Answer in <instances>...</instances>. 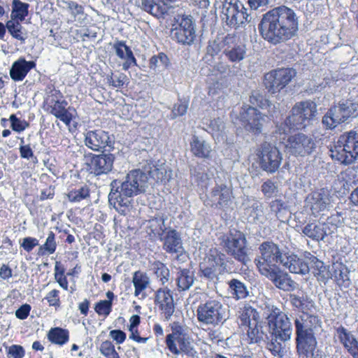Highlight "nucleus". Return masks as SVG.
<instances>
[{"mask_svg": "<svg viewBox=\"0 0 358 358\" xmlns=\"http://www.w3.org/2000/svg\"><path fill=\"white\" fill-rule=\"evenodd\" d=\"M258 30L264 41L277 45L297 35L298 17L292 8L285 6H278L262 15L258 24Z\"/></svg>", "mask_w": 358, "mask_h": 358, "instance_id": "f257e3e1", "label": "nucleus"}, {"mask_svg": "<svg viewBox=\"0 0 358 358\" xmlns=\"http://www.w3.org/2000/svg\"><path fill=\"white\" fill-rule=\"evenodd\" d=\"M296 349L299 358H317L316 331L322 327L317 315L303 313L294 320Z\"/></svg>", "mask_w": 358, "mask_h": 358, "instance_id": "f03ea898", "label": "nucleus"}, {"mask_svg": "<svg viewBox=\"0 0 358 358\" xmlns=\"http://www.w3.org/2000/svg\"><path fill=\"white\" fill-rule=\"evenodd\" d=\"M331 159L340 165L349 166L358 159V133L350 130L341 134L329 149Z\"/></svg>", "mask_w": 358, "mask_h": 358, "instance_id": "7ed1b4c3", "label": "nucleus"}, {"mask_svg": "<svg viewBox=\"0 0 358 358\" xmlns=\"http://www.w3.org/2000/svg\"><path fill=\"white\" fill-rule=\"evenodd\" d=\"M42 108L48 114L53 115L62 122L66 127H70L73 120L69 103L64 99L63 94L56 89L54 84H48L45 88Z\"/></svg>", "mask_w": 358, "mask_h": 358, "instance_id": "20e7f679", "label": "nucleus"}, {"mask_svg": "<svg viewBox=\"0 0 358 358\" xmlns=\"http://www.w3.org/2000/svg\"><path fill=\"white\" fill-rule=\"evenodd\" d=\"M317 114V105L310 100L296 102L284 121L289 131L306 128Z\"/></svg>", "mask_w": 358, "mask_h": 358, "instance_id": "39448f33", "label": "nucleus"}, {"mask_svg": "<svg viewBox=\"0 0 358 358\" xmlns=\"http://www.w3.org/2000/svg\"><path fill=\"white\" fill-rule=\"evenodd\" d=\"M266 320L271 338L282 342L290 339L292 333V324L285 313L272 306L271 308L268 307Z\"/></svg>", "mask_w": 358, "mask_h": 358, "instance_id": "423d86ee", "label": "nucleus"}, {"mask_svg": "<svg viewBox=\"0 0 358 358\" xmlns=\"http://www.w3.org/2000/svg\"><path fill=\"white\" fill-rule=\"evenodd\" d=\"M171 332L166 335L165 343L168 350L174 355L192 352V339L187 329L179 322L169 324Z\"/></svg>", "mask_w": 358, "mask_h": 358, "instance_id": "0eeeda50", "label": "nucleus"}, {"mask_svg": "<svg viewBox=\"0 0 358 358\" xmlns=\"http://www.w3.org/2000/svg\"><path fill=\"white\" fill-rule=\"evenodd\" d=\"M221 245L226 252L243 264L249 261L248 248L245 235L241 231L232 229L221 238Z\"/></svg>", "mask_w": 358, "mask_h": 358, "instance_id": "6e6552de", "label": "nucleus"}, {"mask_svg": "<svg viewBox=\"0 0 358 358\" xmlns=\"http://www.w3.org/2000/svg\"><path fill=\"white\" fill-rule=\"evenodd\" d=\"M196 318L202 324L218 326L227 320L225 308L220 301L210 299L198 306Z\"/></svg>", "mask_w": 358, "mask_h": 358, "instance_id": "1a4fd4ad", "label": "nucleus"}, {"mask_svg": "<svg viewBox=\"0 0 358 358\" xmlns=\"http://www.w3.org/2000/svg\"><path fill=\"white\" fill-rule=\"evenodd\" d=\"M357 114L358 103L347 100L332 106L322 117V122L327 129H333L350 117Z\"/></svg>", "mask_w": 358, "mask_h": 358, "instance_id": "9d476101", "label": "nucleus"}, {"mask_svg": "<svg viewBox=\"0 0 358 358\" xmlns=\"http://www.w3.org/2000/svg\"><path fill=\"white\" fill-rule=\"evenodd\" d=\"M259 168L268 173H275L282 164V155L280 150L268 142L262 143L255 150Z\"/></svg>", "mask_w": 358, "mask_h": 358, "instance_id": "9b49d317", "label": "nucleus"}, {"mask_svg": "<svg viewBox=\"0 0 358 358\" xmlns=\"http://www.w3.org/2000/svg\"><path fill=\"white\" fill-rule=\"evenodd\" d=\"M227 271V258L224 253L216 248L208 250L200 264V271L203 277L213 280Z\"/></svg>", "mask_w": 358, "mask_h": 358, "instance_id": "f8f14e48", "label": "nucleus"}, {"mask_svg": "<svg viewBox=\"0 0 358 358\" xmlns=\"http://www.w3.org/2000/svg\"><path fill=\"white\" fill-rule=\"evenodd\" d=\"M248 9L240 0H224L222 9V18L231 28L237 29L249 20Z\"/></svg>", "mask_w": 358, "mask_h": 358, "instance_id": "ddd939ff", "label": "nucleus"}, {"mask_svg": "<svg viewBox=\"0 0 358 358\" xmlns=\"http://www.w3.org/2000/svg\"><path fill=\"white\" fill-rule=\"evenodd\" d=\"M259 249L261 257L256 265L261 274L266 273L273 268L275 269L278 264H281L284 254L277 244L272 241H265L259 245Z\"/></svg>", "mask_w": 358, "mask_h": 358, "instance_id": "4468645a", "label": "nucleus"}, {"mask_svg": "<svg viewBox=\"0 0 358 358\" xmlns=\"http://www.w3.org/2000/svg\"><path fill=\"white\" fill-rule=\"evenodd\" d=\"M294 76L292 69H273L264 74L263 84L269 93L276 94L285 88Z\"/></svg>", "mask_w": 358, "mask_h": 358, "instance_id": "2eb2a0df", "label": "nucleus"}, {"mask_svg": "<svg viewBox=\"0 0 358 358\" xmlns=\"http://www.w3.org/2000/svg\"><path fill=\"white\" fill-rule=\"evenodd\" d=\"M287 152L296 157H306L316 148L314 139L303 133H297L287 137L285 143Z\"/></svg>", "mask_w": 358, "mask_h": 358, "instance_id": "dca6fc26", "label": "nucleus"}, {"mask_svg": "<svg viewBox=\"0 0 358 358\" xmlns=\"http://www.w3.org/2000/svg\"><path fill=\"white\" fill-rule=\"evenodd\" d=\"M265 115L257 108L243 105L239 112V120L244 129L255 135L262 132Z\"/></svg>", "mask_w": 358, "mask_h": 358, "instance_id": "f3484780", "label": "nucleus"}, {"mask_svg": "<svg viewBox=\"0 0 358 358\" xmlns=\"http://www.w3.org/2000/svg\"><path fill=\"white\" fill-rule=\"evenodd\" d=\"M154 303L164 320L169 321L175 312L173 292L167 286L158 288L154 294Z\"/></svg>", "mask_w": 358, "mask_h": 358, "instance_id": "a211bd4d", "label": "nucleus"}, {"mask_svg": "<svg viewBox=\"0 0 358 358\" xmlns=\"http://www.w3.org/2000/svg\"><path fill=\"white\" fill-rule=\"evenodd\" d=\"M115 156L113 154H93L88 155V169L96 176L108 174L113 168Z\"/></svg>", "mask_w": 358, "mask_h": 358, "instance_id": "6ab92c4d", "label": "nucleus"}, {"mask_svg": "<svg viewBox=\"0 0 358 358\" xmlns=\"http://www.w3.org/2000/svg\"><path fill=\"white\" fill-rule=\"evenodd\" d=\"M144 173L139 169H134L127 173L125 180L120 181V189L126 197H132L141 193Z\"/></svg>", "mask_w": 358, "mask_h": 358, "instance_id": "aec40b11", "label": "nucleus"}, {"mask_svg": "<svg viewBox=\"0 0 358 358\" xmlns=\"http://www.w3.org/2000/svg\"><path fill=\"white\" fill-rule=\"evenodd\" d=\"M173 38L182 44H190L195 37V31L192 20L182 17L180 22L171 31Z\"/></svg>", "mask_w": 358, "mask_h": 358, "instance_id": "412c9836", "label": "nucleus"}, {"mask_svg": "<svg viewBox=\"0 0 358 358\" xmlns=\"http://www.w3.org/2000/svg\"><path fill=\"white\" fill-rule=\"evenodd\" d=\"M120 180H113L110 182V192L108 194L110 205L121 215H125L128 210L130 201L121 191H120Z\"/></svg>", "mask_w": 358, "mask_h": 358, "instance_id": "4be33fe9", "label": "nucleus"}, {"mask_svg": "<svg viewBox=\"0 0 358 358\" xmlns=\"http://www.w3.org/2000/svg\"><path fill=\"white\" fill-rule=\"evenodd\" d=\"M339 343L352 358H358V340L352 333L343 326L335 327Z\"/></svg>", "mask_w": 358, "mask_h": 358, "instance_id": "5701e85b", "label": "nucleus"}, {"mask_svg": "<svg viewBox=\"0 0 358 358\" xmlns=\"http://www.w3.org/2000/svg\"><path fill=\"white\" fill-rule=\"evenodd\" d=\"M86 146L94 150L99 151L111 145V140L108 132L101 129L89 131L85 138Z\"/></svg>", "mask_w": 358, "mask_h": 358, "instance_id": "b1692460", "label": "nucleus"}, {"mask_svg": "<svg viewBox=\"0 0 358 358\" xmlns=\"http://www.w3.org/2000/svg\"><path fill=\"white\" fill-rule=\"evenodd\" d=\"M281 264L292 273L305 275L310 271L309 264L291 252L284 253Z\"/></svg>", "mask_w": 358, "mask_h": 358, "instance_id": "393cba45", "label": "nucleus"}, {"mask_svg": "<svg viewBox=\"0 0 358 358\" xmlns=\"http://www.w3.org/2000/svg\"><path fill=\"white\" fill-rule=\"evenodd\" d=\"M36 66L34 61H27L24 57H20L13 63L10 69V77L15 82L22 81L28 73Z\"/></svg>", "mask_w": 358, "mask_h": 358, "instance_id": "a878e982", "label": "nucleus"}, {"mask_svg": "<svg viewBox=\"0 0 358 358\" xmlns=\"http://www.w3.org/2000/svg\"><path fill=\"white\" fill-rule=\"evenodd\" d=\"M164 243L163 249L169 254H178L177 259L178 260L180 257L183 255L182 252L183 250L182 243L178 232L175 229L169 230L165 236L163 237Z\"/></svg>", "mask_w": 358, "mask_h": 358, "instance_id": "bb28decb", "label": "nucleus"}, {"mask_svg": "<svg viewBox=\"0 0 358 358\" xmlns=\"http://www.w3.org/2000/svg\"><path fill=\"white\" fill-rule=\"evenodd\" d=\"M164 219L162 216H155L144 222V228L150 240L163 239L166 230Z\"/></svg>", "mask_w": 358, "mask_h": 358, "instance_id": "cd10ccee", "label": "nucleus"}, {"mask_svg": "<svg viewBox=\"0 0 358 358\" xmlns=\"http://www.w3.org/2000/svg\"><path fill=\"white\" fill-rule=\"evenodd\" d=\"M113 49L116 55L124 61L122 69L124 71L129 70L131 66H136L137 62L132 50L124 41H117L113 45Z\"/></svg>", "mask_w": 358, "mask_h": 358, "instance_id": "c85d7f7f", "label": "nucleus"}, {"mask_svg": "<svg viewBox=\"0 0 358 358\" xmlns=\"http://www.w3.org/2000/svg\"><path fill=\"white\" fill-rule=\"evenodd\" d=\"M269 278L273 284L279 289L289 291L294 289V281L289 278L287 273L280 271L278 267L270 270L266 273H262Z\"/></svg>", "mask_w": 358, "mask_h": 358, "instance_id": "c756f323", "label": "nucleus"}, {"mask_svg": "<svg viewBox=\"0 0 358 358\" xmlns=\"http://www.w3.org/2000/svg\"><path fill=\"white\" fill-rule=\"evenodd\" d=\"M80 271V266L76 264L74 268L66 273V268L60 261H56L54 267V279L64 290L69 289L67 276L75 275Z\"/></svg>", "mask_w": 358, "mask_h": 358, "instance_id": "7c9ffc66", "label": "nucleus"}, {"mask_svg": "<svg viewBox=\"0 0 358 358\" xmlns=\"http://www.w3.org/2000/svg\"><path fill=\"white\" fill-rule=\"evenodd\" d=\"M176 0H141V8L157 17H163L168 10V5Z\"/></svg>", "mask_w": 358, "mask_h": 358, "instance_id": "2f4dec72", "label": "nucleus"}, {"mask_svg": "<svg viewBox=\"0 0 358 358\" xmlns=\"http://www.w3.org/2000/svg\"><path fill=\"white\" fill-rule=\"evenodd\" d=\"M194 281V273L187 268H177L175 282L178 292L187 291L192 286Z\"/></svg>", "mask_w": 358, "mask_h": 358, "instance_id": "473e14b6", "label": "nucleus"}, {"mask_svg": "<svg viewBox=\"0 0 358 358\" xmlns=\"http://www.w3.org/2000/svg\"><path fill=\"white\" fill-rule=\"evenodd\" d=\"M134 287V296L145 298L146 296L145 290L150 285V278L148 275L143 271L140 270L133 273L132 280Z\"/></svg>", "mask_w": 358, "mask_h": 358, "instance_id": "72a5a7b5", "label": "nucleus"}, {"mask_svg": "<svg viewBox=\"0 0 358 358\" xmlns=\"http://www.w3.org/2000/svg\"><path fill=\"white\" fill-rule=\"evenodd\" d=\"M47 338L52 344L63 346L69 341L70 333L67 329L52 327L48 331Z\"/></svg>", "mask_w": 358, "mask_h": 358, "instance_id": "f704fd0d", "label": "nucleus"}, {"mask_svg": "<svg viewBox=\"0 0 358 358\" xmlns=\"http://www.w3.org/2000/svg\"><path fill=\"white\" fill-rule=\"evenodd\" d=\"M190 150L196 157L208 159L210 157L211 149L205 141L201 140L196 136H193L189 143Z\"/></svg>", "mask_w": 358, "mask_h": 358, "instance_id": "c9c22d12", "label": "nucleus"}, {"mask_svg": "<svg viewBox=\"0 0 358 358\" xmlns=\"http://www.w3.org/2000/svg\"><path fill=\"white\" fill-rule=\"evenodd\" d=\"M150 178L157 183L166 184L171 178V170L168 169L164 165H152L148 172Z\"/></svg>", "mask_w": 358, "mask_h": 358, "instance_id": "e433bc0d", "label": "nucleus"}, {"mask_svg": "<svg viewBox=\"0 0 358 358\" xmlns=\"http://www.w3.org/2000/svg\"><path fill=\"white\" fill-rule=\"evenodd\" d=\"M211 195L213 197H218L217 206L220 207L226 206L231 200L232 189L226 185H217L212 189Z\"/></svg>", "mask_w": 358, "mask_h": 358, "instance_id": "4c0bfd02", "label": "nucleus"}, {"mask_svg": "<svg viewBox=\"0 0 358 358\" xmlns=\"http://www.w3.org/2000/svg\"><path fill=\"white\" fill-rule=\"evenodd\" d=\"M259 317L257 310L250 306L245 305L239 310L238 317V325L240 327H249L251 324V319L257 320Z\"/></svg>", "mask_w": 358, "mask_h": 358, "instance_id": "58836bf2", "label": "nucleus"}, {"mask_svg": "<svg viewBox=\"0 0 358 358\" xmlns=\"http://www.w3.org/2000/svg\"><path fill=\"white\" fill-rule=\"evenodd\" d=\"M6 28L13 38L19 41L21 44L25 43L27 38V34L19 20H8L6 22Z\"/></svg>", "mask_w": 358, "mask_h": 358, "instance_id": "ea45409f", "label": "nucleus"}, {"mask_svg": "<svg viewBox=\"0 0 358 358\" xmlns=\"http://www.w3.org/2000/svg\"><path fill=\"white\" fill-rule=\"evenodd\" d=\"M152 269L160 284L165 286L170 280V270L167 266L160 261H155L152 264Z\"/></svg>", "mask_w": 358, "mask_h": 358, "instance_id": "a19ab883", "label": "nucleus"}, {"mask_svg": "<svg viewBox=\"0 0 358 358\" xmlns=\"http://www.w3.org/2000/svg\"><path fill=\"white\" fill-rule=\"evenodd\" d=\"M171 65V62L166 54L159 52L157 55L152 56L149 60V67L153 70H165Z\"/></svg>", "mask_w": 358, "mask_h": 358, "instance_id": "79ce46f5", "label": "nucleus"}, {"mask_svg": "<svg viewBox=\"0 0 358 358\" xmlns=\"http://www.w3.org/2000/svg\"><path fill=\"white\" fill-rule=\"evenodd\" d=\"M29 4L22 2L20 0H13L12 19L22 22L29 14Z\"/></svg>", "mask_w": 358, "mask_h": 358, "instance_id": "37998d69", "label": "nucleus"}, {"mask_svg": "<svg viewBox=\"0 0 358 358\" xmlns=\"http://www.w3.org/2000/svg\"><path fill=\"white\" fill-rule=\"evenodd\" d=\"M90 196V189L86 184L69 191L67 198L72 203L80 202Z\"/></svg>", "mask_w": 358, "mask_h": 358, "instance_id": "c03bdc74", "label": "nucleus"}, {"mask_svg": "<svg viewBox=\"0 0 358 358\" xmlns=\"http://www.w3.org/2000/svg\"><path fill=\"white\" fill-rule=\"evenodd\" d=\"M303 233L308 237L317 241H322L324 238L327 233L320 224L309 223L303 229Z\"/></svg>", "mask_w": 358, "mask_h": 358, "instance_id": "a18cd8bd", "label": "nucleus"}, {"mask_svg": "<svg viewBox=\"0 0 358 358\" xmlns=\"http://www.w3.org/2000/svg\"><path fill=\"white\" fill-rule=\"evenodd\" d=\"M55 234L50 231L48 233L45 242L38 248V254L40 256L50 255L55 252L57 250Z\"/></svg>", "mask_w": 358, "mask_h": 358, "instance_id": "49530a36", "label": "nucleus"}, {"mask_svg": "<svg viewBox=\"0 0 358 358\" xmlns=\"http://www.w3.org/2000/svg\"><path fill=\"white\" fill-rule=\"evenodd\" d=\"M246 50L245 45H236L231 48L229 47L224 50V54L231 62L242 60L245 55Z\"/></svg>", "mask_w": 358, "mask_h": 358, "instance_id": "de8ad7c7", "label": "nucleus"}, {"mask_svg": "<svg viewBox=\"0 0 358 358\" xmlns=\"http://www.w3.org/2000/svg\"><path fill=\"white\" fill-rule=\"evenodd\" d=\"M228 284L231 294L236 299H245L248 296L247 288L240 280L234 278Z\"/></svg>", "mask_w": 358, "mask_h": 358, "instance_id": "09e8293b", "label": "nucleus"}, {"mask_svg": "<svg viewBox=\"0 0 358 358\" xmlns=\"http://www.w3.org/2000/svg\"><path fill=\"white\" fill-rule=\"evenodd\" d=\"M100 353L106 358H120L112 341L106 340L100 344Z\"/></svg>", "mask_w": 358, "mask_h": 358, "instance_id": "8fccbe9b", "label": "nucleus"}, {"mask_svg": "<svg viewBox=\"0 0 358 358\" xmlns=\"http://www.w3.org/2000/svg\"><path fill=\"white\" fill-rule=\"evenodd\" d=\"M107 83L110 86L115 88H122L127 80V76L123 73L115 74L110 72L106 76Z\"/></svg>", "mask_w": 358, "mask_h": 358, "instance_id": "3c124183", "label": "nucleus"}, {"mask_svg": "<svg viewBox=\"0 0 358 358\" xmlns=\"http://www.w3.org/2000/svg\"><path fill=\"white\" fill-rule=\"evenodd\" d=\"M334 275L336 283L339 286L347 287L350 283V278L348 277V268L343 264L340 265V267L336 268L334 271Z\"/></svg>", "mask_w": 358, "mask_h": 358, "instance_id": "603ef678", "label": "nucleus"}, {"mask_svg": "<svg viewBox=\"0 0 358 358\" xmlns=\"http://www.w3.org/2000/svg\"><path fill=\"white\" fill-rule=\"evenodd\" d=\"M311 210L319 213L324 210L327 207V199L324 194L315 192L312 196Z\"/></svg>", "mask_w": 358, "mask_h": 358, "instance_id": "864d4df0", "label": "nucleus"}, {"mask_svg": "<svg viewBox=\"0 0 358 358\" xmlns=\"http://www.w3.org/2000/svg\"><path fill=\"white\" fill-rule=\"evenodd\" d=\"M9 121L13 131L17 133H21L29 127V122L25 120H20L15 114L10 115Z\"/></svg>", "mask_w": 358, "mask_h": 358, "instance_id": "5fc2aeb1", "label": "nucleus"}, {"mask_svg": "<svg viewBox=\"0 0 358 358\" xmlns=\"http://www.w3.org/2000/svg\"><path fill=\"white\" fill-rule=\"evenodd\" d=\"M247 331V339L249 343H257L262 339V331H260L257 321L255 322L253 325L250 324L249 327H246Z\"/></svg>", "mask_w": 358, "mask_h": 358, "instance_id": "6e6d98bb", "label": "nucleus"}, {"mask_svg": "<svg viewBox=\"0 0 358 358\" xmlns=\"http://www.w3.org/2000/svg\"><path fill=\"white\" fill-rule=\"evenodd\" d=\"M309 261L310 264V266H309L310 270H312L313 275L316 277L322 276L326 269L323 262L313 255L310 257Z\"/></svg>", "mask_w": 358, "mask_h": 358, "instance_id": "4d7b16f0", "label": "nucleus"}, {"mask_svg": "<svg viewBox=\"0 0 358 358\" xmlns=\"http://www.w3.org/2000/svg\"><path fill=\"white\" fill-rule=\"evenodd\" d=\"M60 292L59 289H53L47 293L44 300H46L50 307H54L56 310L61 306Z\"/></svg>", "mask_w": 358, "mask_h": 358, "instance_id": "13d9d810", "label": "nucleus"}, {"mask_svg": "<svg viewBox=\"0 0 358 358\" xmlns=\"http://www.w3.org/2000/svg\"><path fill=\"white\" fill-rule=\"evenodd\" d=\"M251 208L250 216L253 217L254 222L263 224L266 220V218L264 215L262 205L256 201L251 206Z\"/></svg>", "mask_w": 358, "mask_h": 358, "instance_id": "bf43d9fd", "label": "nucleus"}, {"mask_svg": "<svg viewBox=\"0 0 358 358\" xmlns=\"http://www.w3.org/2000/svg\"><path fill=\"white\" fill-rule=\"evenodd\" d=\"M113 310V306L110 304L109 301H104L103 300H100L96 302L94 306L95 312L100 316H103L104 317H107Z\"/></svg>", "mask_w": 358, "mask_h": 358, "instance_id": "052dcab7", "label": "nucleus"}, {"mask_svg": "<svg viewBox=\"0 0 358 358\" xmlns=\"http://www.w3.org/2000/svg\"><path fill=\"white\" fill-rule=\"evenodd\" d=\"M261 190L266 198L273 197L278 192V187L274 182L268 179L261 186Z\"/></svg>", "mask_w": 358, "mask_h": 358, "instance_id": "680f3d73", "label": "nucleus"}, {"mask_svg": "<svg viewBox=\"0 0 358 358\" xmlns=\"http://www.w3.org/2000/svg\"><path fill=\"white\" fill-rule=\"evenodd\" d=\"M25 355V350L20 345H12L7 350L8 358H23Z\"/></svg>", "mask_w": 358, "mask_h": 358, "instance_id": "e2e57ef3", "label": "nucleus"}, {"mask_svg": "<svg viewBox=\"0 0 358 358\" xmlns=\"http://www.w3.org/2000/svg\"><path fill=\"white\" fill-rule=\"evenodd\" d=\"M279 339H274L272 338L270 343L267 345L268 350L271 352L273 356H282V346Z\"/></svg>", "mask_w": 358, "mask_h": 358, "instance_id": "0e129e2a", "label": "nucleus"}, {"mask_svg": "<svg viewBox=\"0 0 358 358\" xmlns=\"http://www.w3.org/2000/svg\"><path fill=\"white\" fill-rule=\"evenodd\" d=\"M37 245H38V240L31 236L24 238L20 243V247L27 252H31Z\"/></svg>", "mask_w": 358, "mask_h": 358, "instance_id": "69168bd1", "label": "nucleus"}, {"mask_svg": "<svg viewBox=\"0 0 358 358\" xmlns=\"http://www.w3.org/2000/svg\"><path fill=\"white\" fill-rule=\"evenodd\" d=\"M249 102L253 106L263 108L268 105V101L264 99L259 93H253L250 96Z\"/></svg>", "mask_w": 358, "mask_h": 358, "instance_id": "338daca9", "label": "nucleus"}, {"mask_svg": "<svg viewBox=\"0 0 358 358\" xmlns=\"http://www.w3.org/2000/svg\"><path fill=\"white\" fill-rule=\"evenodd\" d=\"M110 336L117 345L123 343L127 338L126 333L120 329L111 330L110 331Z\"/></svg>", "mask_w": 358, "mask_h": 358, "instance_id": "774afa93", "label": "nucleus"}]
</instances>
